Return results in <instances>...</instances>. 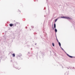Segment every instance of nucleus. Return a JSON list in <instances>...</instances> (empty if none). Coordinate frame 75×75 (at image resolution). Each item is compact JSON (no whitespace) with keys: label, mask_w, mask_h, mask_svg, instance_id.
Masks as SVG:
<instances>
[{"label":"nucleus","mask_w":75,"mask_h":75,"mask_svg":"<svg viewBox=\"0 0 75 75\" xmlns=\"http://www.w3.org/2000/svg\"><path fill=\"white\" fill-rule=\"evenodd\" d=\"M52 45L53 47H54V43H52Z\"/></svg>","instance_id":"10"},{"label":"nucleus","mask_w":75,"mask_h":75,"mask_svg":"<svg viewBox=\"0 0 75 75\" xmlns=\"http://www.w3.org/2000/svg\"><path fill=\"white\" fill-rule=\"evenodd\" d=\"M12 55L13 57H15V54H12Z\"/></svg>","instance_id":"6"},{"label":"nucleus","mask_w":75,"mask_h":75,"mask_svg":"<svg viewBox=\"0 0 75 75\" xmlns=\"http://www.w3.org/2000/svg\"><path fill=\"white\" fill-rule=\"evenodd\" d=\"M17 12L18 13H19V14H20V13H21V12L20 10H18L17 11Z\"/></svg>","instance_id":"3"},{"label":"nucleus","mask_w":75,"mask_h":75,"mask_svg":"<svg viewBox=\"0 0 75 75\" xmlns=\"http://www.w3.org/2000/svg\"><path fill=\"white\" fill-rule=\"evenodd\" d=\"M13 24H12V23H11V24H9V26H10V27H12V26H13Z\"/></svg>","instance_id":"2"},{"label":"nucleus","mask_w":75,"mask_h":75,"mask_svg":"<svg viewBox=\"0 0 75 75\" xmlns=\"http://www.w3.org/2000/svg\"><path fill=\"white\" fill-rule=\"evenodd\" d=\"M53 30H54V27H53Z\"/></svg>","instance_id":"13"},{"label":"nucleus","mask_w":75,"mask_h":75,"mask_svg":"<svg viewBox=\"0 0 75 75\" xmlns=\"http://www.w3.org/2000/svg\"><path fill=\"white\" fill-rule=\"evenodd\" d=\"M56 39H57V42H59V41H58V39H57V38Z\"/></svg>","instance_id":"11"},{"label":"nucleus","mask_w":75,"mask_h":75,"mask_svg":"<svg viewBox=\"0 0 75 75\" xmlns=\"http://www.w3.org/2000/svg\"><path fill=\"white\" fill-rule=\"evenodd\" d=\"M60 18H65V16H64V17H62Z\"/></svg>","instance_id":"8"},{"label":"nucleus","mask_w":75,"mask_h":75,"mask_svg":"<svg viewBox=\"0 0 75 75\" xmlns=\"http://www.w3.org/2000/svg\"><path fill=\"white\" fill-rule=\"evenodd\" d=\"M54 30L55 31V32H56V33H57V29H56V28H55L54 29Z\"/></svg>","instance_id":"7"},{"label":"nucleus","mask_w":75,"mask_h":75,"mask_svg":"<svg viewBox=\"0 0 75 75\" xmlns=\"http://www.w3.org/2000/svg\"><path fill=\"white\" fill-rule=\"evenodd\" d=\"M65 18H67V19H68L69 20H70V18L69 17H65Z\"/></svg>","instance_id":"1"},{"label":"nucleus","mask_w":75,"mask_h":75,"mask_svg":"<svg viewBox=\"0 0 75 75\" xmlns=\"http://www.w3.org/2000/svg\"><path fill=\"white\" fill-rule=\"evenodd\" d=\"M57 21V19H56L55 20V22H56V21Z\"/></svg>","instance_id":"12"},{"label":"nucleus","mask_w":75,"mask_h":75,"mask_svg":"<svg viewBox=\"0 0 75 75\" xmlns=\"http://www.w3.org/2000/svg\"><path fill=\"white\" fill-rule=\"evenodd\" d=\"M54 28H56V25L55 24V23H54Z\"/></svg>","instance_id":"5"},{"label":"nucleus","mask_w":75,"mask_h":75,"mask_svg":"<svg viewBox=\"0 0 75 75\" xmlns=\"http://www.w3.org/2000/svg\"><path fill=\"white\" fill-rule=\"evenodd\" d=\"M59 46L60 47V46H61V43L59 42Z\"/></svg>","instance_id":"9"},{"label":"nucleus","mask_w":75,"mask_h":75,"mask_svg":"<svg viewBox=\"0 0 75 75\" xmlns=\"http://www.w3.org/2000/svg\"><path fill=\"white\" fill-rule=\"evenodd\" d=\"M67 55L69 57H70V58H73V57L72 56H70L69 54H67Z\"/></svg>","instance_id":"4"}]
</instances>
